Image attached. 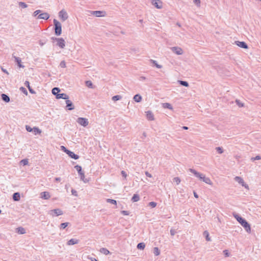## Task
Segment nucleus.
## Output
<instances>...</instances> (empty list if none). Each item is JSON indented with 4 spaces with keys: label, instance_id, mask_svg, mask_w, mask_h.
<instances>
[{
    "label": "nucleus",
    "instance_id": "nucleus-1",
    "mask_svg": "<svg viewBox=\"0 0 261 261\" xmlns=\"http://www.w3.org/2000/svg\"><path fill=\"white\" fill-rule=\"evenodd\" d=\"M53 22L54 25L55 34L57 36H60L62 33L61 23L56 19H54Z\"/></svg>",
    "mask_w": 261,
    "mask_h": 261
},
{
    "label": "nucleus",
    "instance_id": "nucleus-2",
    "mask_svg": "<svg viewBox=\"0 0 261 261\" xmlns=\"http://www.w3.org/2000/svg\"><path fill=\"white\" fill-rule=\"evenodd\" d=\"M74 168L77 171L80 175L81 180L83 181L85 183L88 182L89 180L85 178V173L84 171H82V167L80 165H77L74 166Z\"/></svg>",
    "mask_w": 261,
    "mask_h": 261
},
{
    "label": "nucleus",
    "instance_id": "nucleus-3",
    "mask_svg": "<svg viewBox=\"0 0 261 261\" xmlns=\"http://www.w3.org/2000/svg\"><path fill=\"white\" fill-rule=\"evenodd\" d=\"M50 39L53 42L55 41H57L56 45L58 46L61 48H64L65 46V41L63 38L52 37Z\"/></svg>",
    "mask_w": 261,
    "mask_h": 261
},
{
    "label": "nucleus",
    "instance_id": "nucleus-4",
    "mask_svg": "<svg viewBox=\"0 0 261 261\" xmlns=\"http://www.w3.org/2000/svg\"><path fill=\"white\" fill-rule=\"evenodd\" d=\"M238 222L244 228L247 232H251L250 225L244 218H242Z\"/></svg>",
    "mask_w": 261,
    "mask_h": 261
},
{
    "label": "nucleus",
    "instance_id": "nucleus-5",
    "mask_svg": "<svg viewBox=\"0 0 261 261\" xmlns=\"http://www.w3.org/2000/svg\"><path fill=\"white\" fill-rule=\"evenodd\" d=\"M59 17L62 21H65L68 18V15L67 12L64 10L62 9L59 12Z\"/></svg>",
    "mask_w": 261,
    "mask_h": 261
},
{
    "label": "nucleus",
    "instance_id": "nucleus-6",
    "mask_svg": "<svg viewBox=\"0 0 261 261\" xmlns=\"http://www.w3.org/2000/svg\"><path fill=\"white\" fill-rule=\"evenodd\" d=\"M76 122L79 124H80L81 125H82L84 127L87 126L89 124L88 119H87L86 118H83V117L78 118L76 120Z\"/></svg>",
    "mask_w": 261,
    "mask_h": 261
},
{
    "label": "nucleus",
    "instance_id": "nucleus-7",
    "mask_svg": "<svg viewBox=\"0 0 261 261\" xmlns=\"http://www.w3.org/2000/svg\"><path fill=\"white\" fill-rule=\"evenodd\" d=\"M189 171L191 173H193L194 175L199 178L200 179L203 180V178L204 177L205 175L203 174L200 173L197 171H196L195 169L190 168L189 169Z\"/></svg>",
    "mask_w": 261,
    "mask_h": 261
},
{
    "label": "nucleus",
    "instance_id": "nucleus-8",
    "mask_svg": "<svg viewBox=\"0 0 261 261\" xmlns=\"http://www.w3.org/2000/svg\"><path fill=\"white\" fill-rule=\"evenodd\" d=\"M189 171L191 173H193L194 175L199 178L200 179L203 180V178L204 177L205 175L203 174L200 173L197 171H196L195 169L190 168L189 169Z\"/></svg>",
    "mask_w": 261,
    "mask_h": 261
},
{
    "label": "nucleus",
    "instance_id": "nucleus-9",
    "mask_svg": "<svg viewBox=\"0 0 261 261\" xmlns=\"http://www.w3.org/2000/svg\"><path fill=\"white\" fill-rule=\"evenodd\" d=\"M49 214L52 215L53 216H58L63 215V213L61 210L59 208H56L51 210L49 212Z\"/></svg>",
    "mask_w": 261,
    "mask_h": 261
},
{
    "label": "nucleus",
    "instance_id": "nucleus-10",
    "mask_svg": "<svg viewBox=\"0 0 261 261\" xmlns=\"http://www.w3.org/2000/svg\"><path fill=\"white\" fill-rule=\"evenodd\" d=\"M171 50L176 55H181L183 54V50L181 48L177 46H174L171 48Z\"/></svg>",
    "mask_w": 261,
    "mask_h": 261
},
{
    "label": "nucleus",
    "instance_id": "nucleus-11",
    "mask_svg": "<svg viewBox=\"0 0 261 261\" xmlns=\"http://www.w3.org/2000/svg\"><path fill=\"white\" fill-rule=\"evenodd\" d=\"M151 4L158 9L162 8V3L160 0H152Z\"/></svg>",
    "mask_w": 261,
    "mask_h": 261
},
{
    "label": "nucleus",
    "instance_id": "nucleus-12",
    "mask_svg": "<svg viewBox=\"0 0 261 261\" xmlns=\"http://www.w3.org/2000/svg\"><path fill=\"white\" fill-rule=\"evenodd\" d=\"M235 44L242 48L247 49L248 48V45L244 41H235Z\"/></svg>",
    "mask_w": 261,
    "mask_h": 261
},
{
    "label": "nucleus",
    "instance_id": "nucleus-13",
    "mask_svg": "<svg viewBox=\"0 0 261 261\" xmlns=\"http://www.w3.org/2000/svg\"><path fill=\"white\" fill-rule=\"evenodd\" d=\"M66 104V108L68 110H73L74 109V107L73 106L72 101L68 99H67L65 101Z\"/></svg>",
    "mask_w": 261,
    "mask_h": 261
},
{
    "label": "nucleus",
    "instance_id": "nucleus-14",
    "mask_svg": "<svg viewBox=\"0 0 261 261\" xmlns=\"http://www.w3.org/2000/svg\"><path fill=\"white\" fill-rule=\"evenodd\" d=\"M49 14L48 13L44 12L40 14L37 16V19H42L44 20H47L49 18Z\"/></svg>",
    "mask_w": 261,
    "mask_h": 261
},
{
    "label": "nucleus",
    "instance_id": "nucleus-15",
    "mask_svg": "<svg viewBox=\"0 0 261 261\" xmlns=\"http://www.w3.org/2000/svg\"><path fill=\"white\" fill-rule=\"evenodd\" d=\"M91 14L96 17H102L105 16L106 12L102 11H93L91 12Z\"/></svg>",
    "mask_w": 261,
    "mask_h": 261
},
{
    "label": "nucleus",
    "instance_id": "nucleus-16",
    "mask_svg": "<svg viewBox=\"0 0 261 261\" xmlns=\"http://www.w3.org/2000/svg\"><path fill=\"white\" fill-rule=\"evenodd\" d=\"M40 197L43 199L47 200L49 199L50 196L48 192L45 191L41 193Z\"/></svg>",
    "mask_w": 261,
    "mask_h": 261
},
{
    "label": "nucleus",
    "instance_id": "nucleus-17",
    "mask_svg": "<svg viewBox=\"0 0 261 261\" xmlns=\"http://www.w3.org/2000/svg\"><path fill=\"white\" fill-rule=\"evenodd\" d=\"M66 153L72 159L77 160L79 158V156L77 154H75L73 152L70 150H67Z\"/></svg>",
    "mask_w": 261,
    "mask_h": 261
},
{
    "label": "nucleus",
    "instance_id": "nucleus-18",
    "mask_svg": "<svg viewBox=\"0 0 261 261\" xmlns=\"http://www.w3.org/2000/svg\"><path fill=\"white\" fill-rule=\"evenodd\" d=\"M57 99H64L66 100L67 99H69V96L66 93H59V94L56 95Z\"/></svg>",
    "mask_w": 261,
    "mask_h": 261
},
{
    "label": "nucleus",
    "instance_id": "nucleus-19",
    "mask_svg": "<svg viewBox=\"0 0 261 261\" xmlns=\"http://www.w3.org/2000/svg\"><path fill=\"white\" fill-rule=\"evenodd\" d=\"M12 57L14 58L15 61L17 63V65L19 67L23 68L24 67L21 64V59L20 58L15 56L14 54L12 55Z\"/></svg>",
    "mask_w": 261,
    "mask_h": 261
},
{
    "label": "nucleus",
    "instance_id": "nucleus-20",
    "mask_svg": "<svg viewBox=\"0 0 261 261\" xmlns=\"http://www.w3.org/2000/svg\"><path fill=\"white\" fill-rule=\"evenodd\" d=\"M146 117L149 120H154V116L153 113L150 111H148L146 112Z\"/></svg>",
    "mask_w": 261,
    "mask_h": 261
},
{
    "label": "nucleus",
    "instance_id": "nucleus-21",
    "mask_svg": "<svg viewBox=\"0 0 261 261\" xmlns=\"http://www.w3.org/2000/svg\"><path fill=\"white\" fill-rule=\"evenodd\" d=\"M78 243H79L78 240L75 239H71L67 242V244L68 245H73L74 244H76Z\"/></svg>",
    "mask_w": 261,
    "mask_h": 261
},
{
    "label": "nucleus",
    "instance_id": "nucleus-22",
    "mask_svg": "<svg viewBox=\"0 0 261 261\" xmlns=\"http://www.w3.org/2000/svg\"><path fill=\"white\" fill-rule=\"evenodd\" d=\"M1 97L2 100L6 102H9L10 100L9 96L6 94H2Z\"/></svg>",
    "mask_w": 261,
    "mask_h": 261
},
{
    "label": "nucleus",
    "instance_id": "nucleus-23",
    "mask_svg": "<svg viewBox=\"0 0 261 261\" xmlns=\"http://www.w3.org/2000/svg\"><path fill=\"white\" fill-rule=\"evenodd\" d=\"M12 197L13 200L16 201H19L20 199V194L18 192L14 193L13 194Z\"/></svg>",
    "mask_w": 261,
    "mask_h": 261
},
{
    "label": "nucleus",
    "instance_id": "nucleus-24",
    "mask_svg": "<svg viewBox=\"0 0 261 261\" xmlns=\"http://www.w3.org/2000/svg\"><path fill=\"white\" fill-rule=\"evenodd\" d=\"M133 99L136 102H139L142 100V98L140 94H137L134 96Z\"/></svg>",
    "mask_w": 261,
    "mask_h": 261
},
{
    "label": "nucleus",
    "instance_id": "nucleus-25",
    "mask_svg": "<svg viewBox=\"0 0 261 261\" xmlns=\"http://www.w3.org/2000/svg\"><path fill=\"white\" fill-rule=\"evenodd\" d=\"M234 179L236 181L241 184L242 186H244V181L242 177L240 176H236L235 177Z\"/></svg>",
    "mask_w": 261,
    "mask_h": 261
},
{
    "label": "nucleus",
    "instance_id": "nucleus-26",
    "mask_svg": "<svg viewBox=\"0 0 261 261\" xmlns=\"http://www.w3.org/2000/svg\"><path fill=\"white\" fill-rule=\"evenodd\" d=\"M132 201L133 202H137L140 200V196L137 194H135L132 198Z\"/></svg>",
    "mask_w": 261,
    "mask_h": 261
},
{
    "label": "nucleus",
    "instance_id": "nucleus-27",
    "mask_svg": "<svg viewBox=\"0 0 261 261\" xmlns=\"http://www.w3.org/2000/svg\"><path fill=\"white\" fill-rule=\"evenodd\" d=\"M60 91L59 88L55 87L52 89V93L56 96L57 95L59 94V92Z\"/></svg>",
    "mask_w": 261,
    "mask_h": 261
},
{
    "label": "nucleus",
    "instance_id": "nucleus-28",
    "mask_svg": "<svg viewBox=\"0 0 261 261\" xmlns=\"http://www.w3.org/2000/svg\"><path fill=\"white\" fill-rule=\"evenodd\" d=\"M163 107L165 109H168L169 110H172L173 108L171 104L169 103H163Z\"/></svg>",
    "mask_w": 261,
    "mask_h": 261
},
{
    "label": "nucleus",
    "instance_id": "nucleus-29",
    "mask_svg": "<svg viewBox=\"0 0 261 261\" xmlns=\"http://www.w3.org/2000/svg\"><path fill=\"white\" fill-rule=\"evenodd\" d=\"M203 234L205 237V239H206V240L207 241H211V238L209 236V233H208V232L207 230H205L203 232Z\"/></svg>",
    "mask_w": 261,
    "mask_h": 261
},
{
    "label": "nucleus",
    "instance_id": "nucleus-30",
    "mask_svg": "<svg viewBox=\"0 0 261 261\" xmlns=\"http://www.w3.org/2000/svg\"><path fill=\"white\" fill-rule=\"evenodd\" d=\"M150 62L153 64L156 68L160 69L162 67V66L158 64L157 62L155 60L151 59Z\"/></svg>",
    "mask_w": 261,
    "mask_h": 261
},
{
    "label": "nucleus",
    "instance_id": "nucleus-31",
    "mask_svg": "<svg viewBox=\"0 0 261 261\" xmlns=\"http://www.w3.org/2000/svg\"><path fill=\"white\" fill-rule=\"evenodd\" d=\"M202 181L207 184H208L210 185H212V182L211 181L210 178L209 177H205V176L203 178Z\"/></svg>",
    "mask_w": 261,
    "mask_h": 261
},
{
    "label": "nucleus",
    "instance_id": "nucleus-32",
    "mask_svg": "<svg viewBox=\"0 0 261 261\" xmlns=\"http://www.w3.org/2000/svg\"><path fill=\"white\" fill-rule=\"evenodd\" d=\"M100 251L101 253H102L105 255H108L110 253V252L107 248H101L100 249Z\"/></svg>",
    "mask_w": 261,
    "mask_h": 261
},
{
    "label": "nucleus",
    "instance_id": "nucleus-33",
    "mask_svg": "<svg viewBox=\"0 0 261 261\" xmlns=\"http://www.w3.org/2000/svg\"><path fill=\"white\" fill-rule=\"evenodd\" d=\"M145 247V243H144L143 242L138 243L137 246V248L138 249H140V250L144 249Z\"/></svg>",
    "mask_w": 261,
    "mask_h": 261
},
{
    "label": "nucleus",
    "instance_id": "nucleus-34",
    "mask_svg": "<svg viewBox=\"0 0 261 261\" xmlns=\"http://www.w3.org/2000/svg\"><path fill=\"white\" fill-rule=\"evenodd\" d=\"M178 83L179 84L182 86H185L186 87H188L189 86V83L187 81H178Z\"/></svg>",
    "mask_w": 261,
    "mask_h": 261
},
{
    "label": "nucleus",
    "instance_id": "nucleus-35",
    "mask_svg": "<svg viewBox=\"0 0 261 261\" xmlns=\"http://www.w3.org/2000/svg\"><path fill=\"white\" fill-rule=\"evenodd\" d=\"M17 232L19 234H22L25 233V229L21 227H18L17 228Z\"/></svg>",
    "mask_w": 261,
    "mask_h": 261
},
{
    "label": "nucleus",
    "instance_id": "nucleus-36",
    "mask_svg": "<svg viewBox=\"0 0 261 261\" xmlns=\"http://www.w3.org/2000/svg\"><path fill=\"white\" fill-rule=\"evenodd\" d=\"M86 86L90 88H93V84L91 81H86L85 82Z\"/></svg>",
    "mask_w": 261,
    "mask_h": 261
},
{
    "label": "nucleus",
    "instance_id": "nucleus-37",
    "mask_svg": "<svg viewBox=\"0 0 261 261\" xmlns=\"http://www.w3.org/2000/svg\"><path fill=\"white\" fill-rule=\"evenodd\" d=\"M122 98V96L119 95H115L112 97V100L113 101H117L120 99H121Z\"/></svg>",
    "mask_w": 261,
    "mask_h": 261
},
{
    "label": "nucleus",
    "instance_id": "nucleus-38",
    "mask_svg": "<svg viewBox=\"0 0 261 261\" xmlns=\"http://www.w3.org/2000/svg\"><path fill=\"white\" fill-rule=\"evenodd\" d=\"M107 202L108 203H111V204H115L116 205L117 204V201L116 200H114V199H107L106 200Z\"/></svg>",
    "mask_w": 261,
    "mask_h": 261
},
{
    "label": "nucleus",
    "instance_id": "nucleus-39",
    "mask_svg": "<svg viewBox=\"0 0 261 261\" xmlns=\"http://www.w3.org/2000/svg\"><path fill=\"white\" fill-rule=\"evenodd\" d=\"M69 224V223L68 222H64V223H62L60 224V229H65Z\"/></svg>",
    "mask_w": 261,
    "mask_h": 261
},
{
    "label": "nucleus",
    "instance_id": "nucleus-40",
    "mask_svg": "<svg viewBox=\"0 0 261 261\" xmlns=\"http://www.w3.org/2000/svg\"><path fill=\"white\" fill-rule=\"evenodd\" d=\"M18 5L22 8H26L28 7V5L24 2H20L18 3Z\"/></svg>",
    "mask_w": 261,
    "mask_h": 261
},
{
    "label": "nucleus",
    "instance_id": "nucleus-41",
    "mask_svg": "<svg viewBox=\"0 0 261 261\" xmlns=\"http://www.w3.org/2000/svg\"><path fill=\"white\" fill-rule=\"evenodd\" d=\"M153 250H154L153 253L155 255L157 256L160 254V251L158 247H154Z\"/></svg>",
    "mask_w": 261,
    "mask_h": 261
},
{
    "label": "nucleus",
    "instance_id": "nucleus-42",
    "mask_svg": "<svg viewBox=\"0 0 261 261\" xmlns=\"http://www.w3.org/2000/svg\"><path fill=\"white\" fill-rule=\"evenodd\" d=\"M174 182H175L176 185H178L180 182V179L178 177H175L173 179Z\"/></svg>",
    "mask_w": 261,
    "mask_h": 261
},
{
    "label": "nucleus",
    "instance_id": "nucleus-43",
    "mask_svg": "<svg viewBox=\"0 0 261 261\" xmlns=\"http://www.w3.org/2000/svg\"><path fill=\"white\" fill-rule=\"evenodd\" d=\"M261 159V156L259 155H256L255 157H252L250 159L252 162H254L255 160H259Z\"/></svg>",
    "mask_w": 261,
    "mask_h": 261
},
{
    "label": "nucleus",
    "instance_id": "nucleus-44",
    "mask_svg": "<svg viewBox=\"0 0 261 261\" xmlns=\"http://www.w3.org/2000/svg\"><path fill=\"white\" fill-rule=\"evenodd\" d=\"M216 150L220 154H221V153H222L223 152V149L221 147H217L216 148Z\"/></svg>",
    "mask_w": 261,
    "mask_h": 261
},
{
    "label": "nucleus",
    "instance_id": "nucleus-45",
    "mask_svg": "<svg viewBox=\"0 0 261 261\" xmlns=\"http://www.w3.org/2000/svg\"><path fill=\"white\" fill-rule=\"evenodd\" d=\"M33 130H34V132L35 134H40L41 132V130L39 128H38V127H34L33 128Z\"/></svg>",
    "mask_w": 261,
    "mask_h": 261
},
{
    "label": "nucleus",
    "instance_id": "nucleus-46",
    "mask_svg": "<svg viewBox=\"0 0 261 261\" xmlns=\"http://www.w3.org/2000/svg\"><path fill=\"white\" fill-rule=\"evenodd\" d=\"M233 216L238 221H239L240 220V219H241L242 218V217H241L240 216H239L238 214H237L236 213H233Z\"/></svg>",
    "mask_w": 261,
    "mask_h": 261
},
{
    "label": "nucleus",
    "instance_id": "nucleus-47",
    "mask_svg": "<svg viewBox=\"0 0 261 261\" xmlns=\"http://www.w3.org/2000/svg\"><path fill=\"white\" fill-rule=\"evenodd\" d=\"M236 102L237 105L239 107H244V103H243L242 102H241L239 100L237 99V100H236Z\"/></svg>",
    "mask_w": 261,
    "mask_h": 261
},
{
    "label": "nucleus",
    "instance_id": "nucleus-48",
    "mask_svg": "<svg viewBox=\"0 0 261 261\" xmlns=\"http://www.w3.org/2000/svg\"><path fill=\"white\" fill-rule=\"evenodd\" d=\"M41 12V11L40 10H36L33 14V16L34 17H36L37 16L40 12Z\"/></svg>",
    "mask_w": 261,
    "mask_h": 261
},
{
    "label": "nucleus",
    "instance_id": "nucleus-49",
    "mask_svg": "<svg viewBox=\"0 0 261 261\" xmlns=\"http://www.w3.org/2000/svg\"><path fill=\"white\" fill-rule=\"evenodd\" d=\"M170 234L172 236H174L175 234V233H176V231L175 229L171 228L170 229Z\"/></svg>",
    "mask_w": 261,
    "mask_h": 261
},
{
    "label": "nucleus",
    "instance_id": "nucleus-50",
    "mask_svg": "<svg viewBox=\"0 0 261 261\" xmlns=\"http://www.w3.org/2000/svg\"><path fill=\"white\" fill-rule=\"evenodd\" d=\"M60 66L61 68H65L66 67V62H65V61H62L60 62Z\"/></svg>",
    "mask_w": 261,
    "mask_h": 261
},
{
    "label": "nucleus",
    "instance_id": "nucleus-51",
    "mask_svg": "<svg viewBox=\"0 0 261 261\" xmlns=\"http://www.w3.org/2000/svg\"><path fill=\"white\" fill-rule=\"evenodd\" d=\"M148 205L152 207H154L156 206V203L153 201H151L149 203Z\"/></svg>",
    "mask_w": 261,
    "mask_h": 261
},
{
    "label": "nucleus",
    "instance_id": "nucleus-52",
    "mask_svg": "<svg viewBox=\"0 0 261 261\" xmlns=\"http://www.w3.org/2000/svg\"><path fill=\"white\" fill-rule=\"evenodd\" d=\"M25 128H26V130L29 132H32L33 131V128H32L31 127H30L29 125H26Z\"/></svg>",
    "mask_w": 261,
    "mask_h": 261
},
{
    "label": "nucleus",
    "instance_id": "nucleus-53",
    "mask_svg": "<svg viewBox=\"0 0 261 261\" xmlns=\"http://www.w3.org/2000/svg\"><path fill=\"white\" fill-rule=\"evenodd\" d=\"M23 165L28 164V160L27 159H23L20 162Z\"/></svg>",
    "mask_w": 261,
    "mask_h": 261
},
{
    "label": "nucleus",
    "instance_id": "nucleus-54",
    "mask_svg": "<svg viewBox=\"0 0 261 261\" xmlns=\"http://www.w3.org/2000/svg\"><path fill=\"white\" fill-rule=\"evenodd\" d=\"M194 3L197 7H200V0H194Z\"/></svg>",
    "mask_w": 261,
    "mask_h": 261
},
{
    "label": "nucleus",
    "instance_id": "nucleus-55",
    "mask_svg": "<svg viewBox=\"0 0 261 261\" xmlns=\"http://www.w3.org/2000/svg\"><path fill=\"white\" fill-rule=\"evenodd\" d=\"M20 89L21 90V91L24 94H25L26 95L28 94V92H27V90H26V89L23 87H21Z\"/></svg>",
    "mask_w": 261,
    "mask_h": 261
},
{
    "label": "nucleus",
    "instance_id": "nucleus-56",
    "mask_svg": "<svg viewBox=\"0 0 261 261\" xmlns=\"http://www.w3.org/2000/svg\"><path fill=\"white\" fill-rule=\"evenodd\" d=\"M72 194L75 196H77V192L75 190L72 189L71 190Z\"/></svg>",
    "mask_w": 261,
    "mask_h": 261
},
{
    "label": "nucleus",
    "instance_id": "nucleus-57",
    "mask_svg": "<svg viewBox=\"0 0 261 261\" xmlns=\"http://www.w3.org/2000/svg\"><path fill=\"white\" fill-rule=\"evenodd\" d=\"M121 173L122 176L123 177H124V178H126L127 177V174L125 171L122 170V171H121Z\"/></svg>",
    "mask_w": 261,
    "mask_h": 261
},
{
    "label": "nucleus",
    "instance_id": "nucleus-58",
    "mask_svg": "<svg viewBox=\"0 0 261 261\" xmlns=\"http://www.w3.org/2000/svg\"><path fill=\"white\" fill-rule=\"evenodd\" d=\"M223 252L225 256L228 257L229 256V253L227 250H224Z\"/></svg>",
    "mask_w": 261,
    "mask_h": 261
},
{
    "label": "nucleus",
    "instance_id": "nucleus-59",
    "mask_svg": "<svg viewBox=\"0 0 261 261\" xmlns=\"http://www.w3.org/2000/svg\"><path fill=\"white\" fill-rule=\"evenodd\" d=\"M121 214H122L124 215H129V212L127 211H121Z\"/></svg>",
    "mask_w": 261,
    "mask_h": 261
},
{
    "label": "nucleus",
    "instance_id": "nucleus-60",
    "mask_svg": "<svg viewBox=\"0 0 261 261\" xmlns=\"http://www.w3.org/2000/svg\"><path fill=\"white\" fill-rule=\"evenodd\" d=\"M30 92L32 94H34L35 93V91L30 87H29V88H28Z\"/></svg>",
    "mask_w": 261,
    "mask_h": 261
},
{
    "label": "nucleus",
    "instance_id": "nucleus-61",
    "mask_svg": "<svg viewBox=\"0 0 261 261\" xmlns=\"http://www.w3.org/2000/svg\"><path fill=\"white\" fill-rule=\"evenodd\" d=\"M24 85L27 87V88H29V87H30V83L29 81H26L24 83Z\"/></svg>",
    "mask_w": 261,
    "mask_h": 261
},
{
    "label": "nucleus",
    "instance_id": "nucleus-62",
    "mask_svg": "<svg viewBox=\"0 0 261 261\" xmlns=\"http://www.w3.org/2000/svg\"><path fill=\"white\" fill-rule=\"evenodd\" d=\"M145 174L146 175V176H147L148 177H152L151 174L150 173H149L148 171H146L145 172Z\"/></svg>",
    "mask_w": 261,
    "mask_h": 261
},
{
    "label": "nucleus",
    "instance_id": "nucleus-63",
    "mask_svg": "<svg viewBox=\"0 0 261 261\" xmlns=\"http://www.w3.org/2000/svg\"><path fill=\"white\" fill-rule=\"evenodd\" d=\"M61 148H62V150H63L66 153V152H67V150H69L65 147H64L63 146H62Z\"/></svg>",
    "mask_w": 261,
    "mask_h": 261
},
{
    "label": "nucleus",
    "instance_id": "nucleus-64",
    "mask_svg": "<svg viewBox=\"0 0 261 261\" xmlns=\"http://www.w3.org/2000/svg\"><path fill=\"white\" fill-rule=\"evenodd\" d=\"M1 69H2V70L4 72L6 73V74H9V73L8 72L7 70L6 69H4L3 67H1Z\"/></svg>",
    "mask_w": 261,
    "mask_h": 261
}]
</instances>
